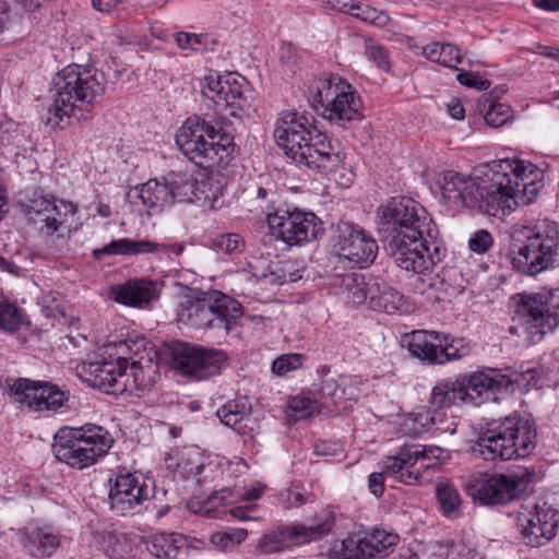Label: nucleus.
Returning a JSON list of instances; mask_svg holds the SVG:
<instances>
[{
    "label": "nucleus",
    "mask_w": 559,
    "mask_h": 559,
    "mask_svg": "<svg viewBox=\"0 0 559 559\" xmlns=\"http://www.w3.org/2000/svg\"><path fill=\"white\" fill-rule=\"evenodd\" d=\"M154 241L147 239L133 240L130 238H120L110 241L108 245L99 249L93 250V255L100 259L102 255H134L148 253L156 250Z\"/></svg>",
    "instance_id": "obj_33"
},
{
    "label": "nucleus",
    "mask_w": 559,
    "mask_h": 559,
    "mask_svg": "<svg viewBox=\"0 0 559 559\" xmlns=\"http://www.w3.org/2000/svg\"><path fill=\"white\" fill-rule=\"evenodd\" d=\"M151 489L143 478L128 471H119L109 479V503L112 511L120 515L135 513L150 500Z\"/></svg>",
    "instance_id": "obj_21"
},
{
    "label": "nucleus",
    "mask_w": 559,
    "mask_h": 559,
    "mask_svg": "<svg viewBox=\"0 0 559 559\" xmlns=\"http://www.w3.org/2000/svg\"><path fill=\"white\" fill-rule=\"evenodd\" d=\"M512 321V334L538 343L559 325V299L542 295L523 297Z\"/></svg>",
    "instance_id": "obj_10"
},
{
    "label": "nucleus",
    "mask_w": 559,
    "mask_h": 559,
    "mask_svg": "<svg viewBox=\"0 0 559 559\" xmlns=\"http://www.w3.org/2000/svg\"><path fill=\"white\" fill-rule=\"evenodd\" d=\"M311 493L300 490L297 486L289 488L286 492L285 508H298L309 501Z\"/></svg>",
    "instance_id": "obj_57"
},
{
    "label": "nucleus",
    "mask_w": 559,
    "mask_h": 559,
    "mask_svg": "<svg viewBox=\"0 0 559 559\" xmlns=\"http://www.w3.org/2000/svg\"><path fill=\"white\" fill-rule=\"evenodd\" d=\"M138 198L150 210L160 211L165 206L174 204V195L168 185V179H150L136 187Z\"/></svg>",
    "instance_id": "obj_30"
},
{
    "label": "nucleus",
    "mask_w": 559,
    "mask_h": 559,
    "mask_svg": "<svg viewBox=\"0 0 559 559\" xmlns=\"http://www.w3.org/2000/svg\"><path fill=\"white\" fill-rule=\"evenodd\" d=\"M338 448L336 443L321 441L314 444V452L321 456H333L337 453Z\"/></svg>",
    "instance_id": "obj_63"
},
{
    "label": "nucleus",
    "mask_w": 559,
    "mask_h": 559,
    "mask_svg": "<svg viewBox=\"0 0 559 559\" xmlns=\"http://www.w3.org/2000/svg\"><path fill=\"white\" fill-rule=\"evenodd\" d=\"M114 299L130 307H145L159 296L156 282L148 278L128 281L111 288Z\"/></svg>",
    "instance_id": "obj_27"
},
{
    "label": "nucleus",
    "mask_w": 559,
    "mask_h": 559,
    "mask_svg": "<svg viewBox=\"0 0 559 559\" xmlns=\"http://www.w3.org/2000/svg\"><path fill=\"white\" fill-rule=\"evenodd\" d=\"M253 193L257 200L267 201V204L265 205V210L267 211V213L271 212V210H273V205H271L273 203L272 197L275 195V191L273 189L257 186L253 190Z\"/></svg>",
    "instance_id": "obj_62"
},
{
    "label": "nucleus",
    "mask_w": 559,
    "mask_h": 559,
    "mask_svg": "<svg viewBox=\"0 0 559 559\" xmlns=\"http://www.w3.org/2000/svg\"><path fill=\"white\" fill-rule=\"evenodd\" d=\"M419 444H405L395 455L381 461L384 473L394 480L405 485H423L429 483L433 473L428 469L420 457Z\"/></svg>",
    "instance_id": "obj_22"
},
{
    "label": "nucleus",
    "mask_w": 559,
    "mask_h": 559,
    "mask_svg": "<svg viewBox=\"0 0 559 559\" xmlns=\"http://www.w3.org/2000/svg\"><path fill=\"white\" fill-rule=\"evenodd\" d=\"M380 466H382L380 464ZM382 471L380 473H371L368 477V487L370 491L376 497H381L384 492V475L389 476L386 473H384L383 467H381Z\"/></svg>",
    "instance_id": "obj_60"
},
{
    "label": "nucleus",
    "mask_w": 559,
    "mask_h": 559,
    "mask_svg": "<svg viewBox=\"0 0 559 559\" xmlns=\"http://www.w3.org/2000/svg\"><path fill=\"white\" fill-rule=\"evenodd\" d=\"M13 402L34 412L57 411L68 401L69 391L45 381L25 378H7L2 384Z\"/></svg>",
    "instance_id": "obj_16"
},
{
    "label": "nucleus",
    "mask_w": 559,
    "mask_h": 559,
    "mask_svg": "<svg viewBox=\"0 0 559 559\" xmlns=\"http://www.w3.org/2000/svg\"><path fill=\"white\" fill-rule=\"evenodd\" d=\"M112 444V436L102 426L61 427L55 433L52 453L59 462L84 469L104 457Z\"/></svg>",
    "instance_id": "obj_6"
},
{
    "label": "nucleus",
    "mask_w": 559,
    "mask_h": 559,
    "mask_svg": "<svg viewBox=\"0 0 559 559\" xmlns=\"http://www.w3.org/2000/svg\"><path fill=\"white\" fill-rule=\"evenodd\" d=\"M338 4H341L343 8H347L346 12L349 13L352 16L359 19L364 22L370 23L372 25L377 26H385L390 17L386 13L379 11L369 4L361 3V2H350L347 3L346 1H337Z\"/></svg>",
    "instance_id": "obj_40"
},
{
    "label": "nucleus",
    "mask_w": 559,
    "mask_h": 559,
    "mask_svg": "<svg viewBox=\"0 0 559 559\" xmlns=\"http://www.w3.org/2000/svg\"><path fill=\"white\" fill-rule=\"evenodd\" d=\"M513 117L512 108L507 104L493 103L485 114V121L491 128L508 123Z\"/></svg>",
    "instance_id": "obj_49"
},
{
    "label": "nucleus",
    "mask_w": 559,
    "mask_h": 559,
    "mask_svg": "<svg viewBox=\"0 0 559 559\" xmlns=\"http://www.w3.org/2000/svg\"><path fill=\"white\" fill-rule=\"evenodd\" d=\"M233 491L229 488H224L218 491L212 492L207 499L203 502V507L200 511H204L209 514L212 510L219 506L227 503L228 498L233 497Z\"/></svg>",
    "instance_id": "obj_56"
},
{
    "label": "nucleus",
    "mask_w": 559,
    "mask_h": 559,
    "mask_svg": "<svg viewBox=\"0 0 559 559\" xmlns=\"http://www.w3.org/2000/svg\"><path fill=\"white\" fill-rule=\"evenodd\" d=\"M334 525L335 513L330 509H324L316 514L313 522L309 525H283L265 533L259 540L257 550L262 555H271L281 552L293 546H300L319 540L326 536Z\"/></svg>",
    "instance_id": "obj_12"
},
{
    "label": "nucleus",
    "mask_w": 559,
    "mask_h": 559,
    "mask_svg": "<svg viewBox=\"0 0 559 559\" xmlns=\"http://www.w3.org/2000/svg\"><path fill=\"white\" fill-rule=\"evenodd\" d=\"M257 510L255 504H247V506H238L234 507L229 510V513L233 518L240 520V521H250L255 520L257 518L253 515V513Z\"/></svg>",
    "instance_id": "obj_61"
},
{
    "label": "nucleus",
    "mask_w": 559,
    "mask_h": 559,
    "mask_svg": "<svg viewBox=\"0 0 559 559\" xmlns=\"http://www.w3.org/2000/svg\"><path fill=\"white\" fill-rule=\"evenodd\" d=\"M16 15L7 1L0 0V34L13 25Z\"/></svg>",
    "instance_id": "obj_58"
},
{
    "label": "nucleus",
    "mask_w": 559,
    "mask_h": 559,
    "mask_svg": "<svg viewBox=\"0 0 559 559\" xmlns=\"http://www.w3.org/2000/svg\"><path fill=\"white\" fill-rule=\"evenodd\" d=\"M168 185L174 195V203L193 202L198 190V182L192 176L187 174H173L168 179Z\"/></svg>",
    "instance_id": "obj_39"
},
{
    "label": "nucleus",
    "mask_w": 559,
    "mask_h": 559,
    "mask_svg": "<svg viewBox=\"0 0 559 559\" xmlns=\"http://www.w3.org/2000/svg\"><path fill=\"white\" fill-rule=\"evenodd\" d=\"M440 332L416 330L403 337L409 354L425 362L439 365L438 348L440 345Z\"/></svg>",
    "instance_id": "obj_28"
},
{
    "label": "nucleus",
    "mask_w": 559,
    "mask_h": 559,
    "mask_svg": "<svg viewBox=\"0 0 559 559\" xmlns=\"http://www.w3.org/2000/svg\"><path fill=\"white\" fill-rule=\"evenodd\" d=\"M367 58L383 70L389 69V55L385 48L373 43H367L365 48Z\"/></svg>",
    "instance_id": "obj_54"
},
{
    "label": "nucleus",
    "mask_w": 559,
    "mask_h": 559,
    "mask_svg": "<svg viewBox=\"0 0 559 559\" xmlns=\"http://www.w3.org/2000/svg\"><path fill=\"white\" fill-rule=\"evenodd\" d=\"M266 221L273 235L288 246L311 241L323 231L321 221L311 212L275 210L266 213Z\"/></svg>",
    "instance_id": "obj_17"
},
{
    "label": "nucleus",
    "mask_w": 559,
    "mask_h": 559,
    "mask_svg": "<svg viewBox=\"0 0 559 559\" xmlns=\"http://www.w3.org/2000/svg\"><path fill=\"white\" fill-rule=\"evenodd\" d=\"M337 79H342L338 75L330 74L325 78L314 79L308 91V99L316 110L322 109L326 103H330L340 85Z\"/></svg>",
    "instance_id": "obj_35"
},
{
    "label": "nucleus",
    "mask_w": 559,
    "mask_h": 559,
    "mask_svg": "<svg viewBox=\"0 0 559 559\" xmlns=\"http://www.w3.org/2000/svg\"><path fill=\"white\" fill-rule=\"evenodd\" d=\"M340 87L326 103L322 117L342 128H347V123L361 118V99L357 91L344 79H337Z\"/></svg>",
    "instance_id": "obj_25"
},
{
    "label": "nucleus",
    "mask_w": 559,
    "mask_h": 559,
    "mask_svg": "<svg viewBox=\"0 0 559 559\" xmlns=\"http://www.w3.org/2000/svg\"><path fill=\"white\" fill-rule=\"evenodd\" d=\"M146 549L158 559H183L187 539L180 534L156 533L146 540Z\"/></svg>",
    "instance_id": "obj_29"
},
{
    "label": "nucleus",
    "mask_w": 559,
    "mask_h": 559,
    "mask_svg": "<svg viewBox=\"0 0 559 559\" xmlns=\"http://www.w3.org/2000/svg\"><path fill=\"white\" fill-rule=\"evenodd\" d=\"M558 511L546 502L536 506L534 511L520 513L518 527L524 543L539 547L550 542L557 534Z\"/></svg>",
    "instance_id": "obj_24"
},
{
    "label": "nucleus",
    "mask_w": 559,
    "mask_h": 559,
    "mask_svg": "<svg viewBox=\"0 0 559 559\" xmlns=\"http://www.w3.org/2000/svg\"><path fill=\"white\" fill-rule=\"evenodd\" d=\"M29 209L43 223L40 230L46 235L64 237L79 227L78 206L71 201L36 195L31 200Z\"/></svg>",
    "instance_id": "obj_18"
},
{
    "label": "nucleus",
    "mask_w": 559,
    "mask_h": 559,
    "mask_svg": "<svg viewBox=\"0 0 559 559\" xmlns=\"http://www.w3.org/2000/svg\"><path fill=\"white\" fill-rule=\"evenodd\" d=\"M206 84L202 86L204 97L211 99L216 106L229 109V115L241 118L249 111L255 98L254 91L241 75L228 73L226 75L205 76Z\"/></svg>",
    "instance_id": "obj_15"
},
{
    "label": "nucleus",
    "mask_w": 559,
    "mask_h": 559,
    "mask_svg": "<svg viewBox=\"0 0 559 559\" xmlns=\"http://www.w3.org/2000/svg\"><path fill=\"white\" fill-rule=\"evenodd\" d=\"M318 393L320 395L321 406L331 401L333 404H336L337 401L344 399L345 390L342 389L338 382L334 379H323L320 382Z\"/></svg>",
    "instance_id": "obj_51"
},
{
    "label": "nucleus",
    "mask_w": 559,
    "mask_h": 559,
    "mask_svg": "<svg viewBox=\"0 0 559 559\" xmlns=\"http://www.w3.org/2000/svg\"><path fill=\"white\" fill-rule=\"evenodd\" d=\"M211 248L226 254L240 253L245 249V240L236 233L221 234L211 239Z\"/></svg>",
    "instance_id": "obj_45"
},
{
    "label": "nucleus",
    "mask_w": 559,
    "mask_h": 559,
    "mask_svg": "<svg viewBox=\"0 0 559 559\" xmlns=\"http://www.w3.org/2000/svg\"><path fill=\"white\" fill-rule=\"evenodd\" d=\"M21 545L31 557H50L60 546V536L48 526L29 525L22 531Z\"/></svg>",
    "instance_id": "obj_26"
},
{
    "label": "nucleus",
    "mask_w": 559,
    "mask_h": 559,
    "mask_svg": "<svg viewBox=\"0 0 559 559\" xmlns=\"http://www.w3.org/2000/svg\"><path fill=\"white\" fill-rule=\"evenodd\" d=\"M370 306L374 310L386 313L403 312L407 310L404 296L385 282L374 281L370 289Z\"/></svg>",
    "instance_id": "obj_31"
},
{
    "label": "nucleus",
    "mask_w": 559,
    "mask_h": 559,
    "mask_svg": "<svg viewBox=\"0 0 559 559\" xmlns=\"http://www.w3.org/2000/svg\"><path fill=\"white\" fill-rule=\"evenodd\" d=\"M248 536L245 528H231L226 532H218L211 536L212 545L222 551H228L239 546Z\"/></svg>",
    "instance_id": "obj_43"
},
{
    "label": "nucleus",
    "mask_w": 559,
    "mask_h": 559,
    "mask_svg": "<svg viewBox=\"0 0 559 559\" xmlns=\"http://www.w3.org/2000/svg\"><path fill=\"white\" fill-rule=\"evenodd\" d=\"M466 394L461 380L445 381L432 389L430 403L433 407L447 408L452 405L467 403Z\"/></svg>",
    "instance_id": "obj_34"
},
{
    "label": "nucleus",
    "mask_w": 559,
    "mask_h": 559,
    "mask_svg": "<svg viewBox=\"0 0 559 559\" xmlns=\"http://www.w3.org/2000/svg\"><path fill=\"white\" fill-rule=\"evenodd\" d=\"M437 498L440 509L447 518H457L462 513V501L457 489L450 484H440L437 487Z\"/></svg>",
    "instance_id": "obj_41"
},
{
    "label": "nucleus",
    "mask_w": 559,
    "mask_h": 559,
    "mask_svg": "<svg viewBox=\"0 0 559 559\" xmlns=\"http://www.w3.org/2000/svg\"><path fill=\"white\" fill-rule=\"evenodd\" d=\"M423 55L431 62L455 70H457V64L462 62L459 48L445 43L433 41L427 44L423 48Z\"/></svg>",
    "instance_id": "obj_37"
},
{
    "label": "nucleus",
    "mask_w": 559,
    "mask_h": 559,
    "mask_svg": "<svg viewBox=\"0 0 559 559\" xmlns=\"http://www.w3.org/2000/svg\"><path fill=\"white\" fill-rule=\"evenodd\" d=\"M523 379V373L507 368L504 370L488 369L474 372L460 380L464 391L467 393V403L477 405L489 400L490 394L513 392L514 386L521 388L524 384Z\"/></svg>",
    "instance_id": "obj_19"
},
{
    "label": "nucleus",
    "mask_w": 559,
    "mask_h": 559,
    "mask_svg": "<svg viewBox=\"0 0 559 559\" xmlns=\"http://www.w3.org/2000/svg\"><path fill=\"white\" fill-rule=\"evenodd\" d=\"M176 144L188 159L202 168L225 167L239 151L233 124L223 117L210 120L189 117L177 131Z\"/></svg>",
    "instance_id": "obj_4"
},
{
    "label": "nucleus",
    "mask_w": 559,
    "mask_h": 559,
    "mask_svg": "<svg viewBox=\"0 0 559 559\" xmlns=\"http://www.w3.org/2000/svg\"><path fill=\"white\" fill-rule=\"evenodd\" d=\"M304 355L301 354H283L275 358L272 362V372L277 377H283L290 371L297 370L302 366Z\"/></svg>",
    "instance_id": "obj_47"
},
{
    "label": "nucleus",
    "mask_w": 559,
    "mask_h": 559,
    "mask_svg": "<svg viewBox=\"0 0 559 559\" xmlns=\"http://www.w3.org/2000/svg\"><path fill=\"white\" fill-rule=\"evenodd\" d=\"M170 366L194 381L207 380L222 373L228 355L217 348L177 342L169 347Z\"/></svg>",
    "instance_id": "obj_11"
},
{
    "label": "nucleus",
    "mask_w": 559,
    "mask_h": 559,
    "mask_svg": "<svg viewBox=\"0 0 559 559\" xmlns=\"http://www.w3.org/2000/svg\"><path fill=\"white\" fill-rule=\"evenodd\" d=\"M536 427L522 417L491 423L477 438L472 451L485 461L526 457L536 448Z\"/></svg>",
    "instance_id": "obj_5"
},
{
    "label": "nucleus",
    "mask_w": 559,
    "mask_h": 559,
    "mask_svg": "<svg viewBox=\"0 0 559 559\" xmlns=\"http://www.w3.org/2000/svg\"><path fill=\"white\" fill-rule=\"evenodd\" d=\"M371 285L359 274L352 273L342 277V286L347 292L348 300L354 305H361L368 297L370 298Z\"/></svg>",
    "instance_id": "obj_42"
},
{
    "label": "nucleus",
    "mask_w": 559,
    "mask_h": 559,
    "mask_svg": "<svg viewBox=\"0 0 559 559\" xmlns=\"http://www.w3.org/2000/svg\"><path fill=\"white\" fill-rule=\"evenodd\" d=\"M129 361L126 357L106 359L95 356L78 367L80 378L88 385L107 394H117L127 389Z\"/></svg>",
    "instance_id": "obj_20"
},
{
    "label": "nucleus",
    "mask_w": 559,
    "mask_h": 559,
    "mask_svg": "<svg viewBox=\"0 0 559 559\" xmlns=\"http://www.w3.org/2000/svg\"><path fill=\"white\" fill-rule=\"evenodd\" d=\"M484 177L445 170L438 185L444 200L490 216H506L533 203L543 183V173L531 162L502 158L488 163Z\"/></svg>",
    "instance_id": "obj_1"
},
{
    "label": "nucleus",
    "mask_w": 559,
    "mask_h": 559,
    "mask_svg": "<svg viewBox=\"0 0 559 559\" xmlns=\"http://www.w3.org/2000/svg\"><path fill=\"white\" fill-rule=\"evenodd\" d=\"M534 477L535 472L527 469L493 474L474 480L467 490L473 500L484 506L504 504L520 499Z\"/></svg>",
    "instance_id": "obj_13"
},
{
    "label": "nucleus",
    "mask_w": 559,
    "mask_h": 559,
    "mask_svg": "<svg viewBox=\"0 0 559 559\" xmlns=\"http://www.w3.org/2000/svg\"><path fill=\"white\" fill-rule=\"evenodd\" d=\"M105 74L93 66L72 63L55 79V115L62 119L74 115L76 108L90 107L105 92Z\"/></svg>",
    "instance_id": "obj_7"
},
{
    "label": "nucleus",
    "mask_w": 559,
    "mask_h": 559,
    "mask_svg": "<svg viewBox=\"0 0 559 559\" xmlns=\"http://www.w3.org/2000/svg\"><path fill=\"white\" fill-rule=\"evenodd\" d=\"M456 80L459 81L460 84L467 87L476 88L478 91H487L491 86L490 81L484 79L481 75L474 72L461 71L456 75Z\"/></svg>",
    "instance_id": "obj_53"
},
{
    "label": "nucleus",
    "mask_w": 559,
    "mask_h": 559,
    "mask_svg": "<svg viewBox=\"0 0 559 559\" xmlns=\"http://www.w3.org/2000/svg\"><path fill=\"white\" fill-rule=\"evenodd\" d=\"M378 233L388 253L403 270L426 274L447 249L429 213L415 200L396 197L377 210Z\"/></svg>",
    "instance_id": "obj_2"
},
{
    "label": "nucleus",
    "mask_w": 559,
    "mask_h": 559,
    "mask_svg": "<svg viewBox=\"0 0 559 559\" xmlns=\"http://www.w3.org/2000/svg\"><path fill=\"white\" fill-rule=\"evenodd\" d=\"M243 316L239 301L222 292L209 297L187 298L178 308L177 319L197 330H215L228 334Z\"/></svg>",
    "instance_id": "obj_8"
},
{
    "label": "nucleus",
    "mask_w": 559,
    "mask_h": 559,
    "mask_svg": "<svg viewBox=\"0 0 559 559\" xmlns=\"http://www.w3.org/2000/svg\"><path fill=\"white\" fill-rule=\"evenodd\" d=\"M399 535L373 528L359 537H347L341 543L342 559H379L388 556L399 544Z\"/></svg>",
    "instance_id": "obj_23"
},
{
    "label": "nucleus",
    "mask_w": 559,
    "mask_h": 559,
    "mask_svg": "<svg viewBox=\"0 0 559 559\" xmlns=\"http://www.w3.org/2000/svg\"><path fill=\"white\" fill-rule=\"evenodd\" d=\"M307 112L284 111L276 122L274 140L285 155L311 170H332L342 163L326 134L316 130Z\"/></svg>",
    "instance_id": "obj_3"
},
{
    "label": "nucleus",
    "mask_w": 559,
    "mask_h": 559,
    "mask_svg": "<svg viewBox=\"0 0 559 559\" xmlns=\"http://www.w3.org/2000/svg\"><path fill=\"white\" fill-rule=\"evenodd\" d=\"M419 452H421L420 457L425 464L429 465L428 469L433 474L450 459L448 451L436 445L419 444Z\"/></svg>",
    "instance_id": "obj_48"
},
{
    "label": "nucleus",
    "mask_w": 559,
    "mask_h": 559,
    "mask_svg": "<svg viewBox=\"0 0 559 559\" xmlns=\"http://www.w3.org/2000/svg\"><path fill=\"white\" fill-rule=\"evenodd\" d=\"M95 10L103 13H119L124 9V0H92Z\"/></svg>",
    "instance_id": "obj_59"
},
{
    "label": "nucleus",
    "mask_w": 559,
    "mask_h": 559,
    "mask_svg": "<svg viewBox=\"0 0 559 559\" xmlns=\"http://www.w3.org/2000/svg\"><path fill=\"white\" fill-rule=\"evenodd\" d=\"M104 542L106 554L111 559H124L132 551L131 543L124 535L107 533Z\"/></svg>",
    "instance_id": "obj_46"
},
{
    "label": "nucleus",
    "mask_w": 559,
    "mask_h": 559,
    "mask_svg": "<svg viewBox=\"0 0 559 559\" xmlns=\"http://www.w3.org/2000/svg\"><path fill=\"white\" fill-rule=\"evenodd\" d=\"M22 323L21 311L10 302H0V328L15 331Z\"/></svg>",
    "instance_id": "obj_50"
},
{
    "label": "nucleus",
    "mask_w": 559,
    "mask_h": 559,
    "mask_svg": "<svg viewBox=\"0 0 559 559\" xmlns=\"http://www.w3.org/2000/svg\"><path fill=\"white\" fill-rule=\"evenodd\" d=\"M341 155L342 163L334 167L332 170H318L319 173L324 174L330 179L337 182L340 186L348 187L353 181V174L347 170L345 166V156L344 154H341L338 151H336Z\"/></svg>",
    "instance_id": "obj_52"
},
{
    "label": "nucleus",
    "mask_w": 559,
    "mask_h": 559,
    "mask_svg": "<svg viewBox=\"0 0 559 559\" xmlns=\"http://www.w3.org/2000/svg\"><path fill=\"white\" fill-rule=\"evenodd\" d=\"M378 249L376 239L359 225L343 221L337 223L333 252L345 267H368L376 260Z\"/></svg>",
    "instance_id": "obj_14"
},
{
    "label": "nucleus",
    "mask_w": 559,
    "mask_h": 559,
    "mask_svg": "<svg viewBox=\"0 0 559 559\" xmlns=\"http://www.w3.org/2000/svg\"><path fill=\"white\" fill-rule=\"evenodd\" d=\"M439 336L441 345L438 348L439 365L459 360L469 355L471 346L464 338L455 337L448 333H439Z\"/></svg>",
    "instance_id": "obj_38"
},
{
    "label": "nucleus",
    "mask_w": 559,
    "mask_h": 559,
    "mask_svg": "<svg viewBox=\"0 0 559 559\" xmlns=\"http://www.w3.org/2000/svg\"><path fill=\"white\" fill-rule=\"evenodd\" d=\"M130 373L132 381L138 389L144 390L154 382L153 373H156V366L151 360H146L145 365L140 360H132L130 362Z\"/></svg>",
    "instance_id": "obj_44"
},
{
    "label": "nucleus",
    "mask_w": 559,
    "mask_h": 559,
    "mask_svg": "<svg viewBox=\"0 0 559 559\" xmlns=\"http://www.w3.org/2000/svg\"><path fill=\"white\" fill-rule=\"evenodd\" d=\"M320 401L311 391L301 392L288 400L286 416L289 421L296 423L320 412Z\"/></svg>",
    "instance_id": "obj_36"
},
{
    "label": "nucleus",
    "mask_w": 559,
    "mask_h": 559,
    "mask_svg": "<svg viewBox=\"0 0 559 559\" xmlns=\"http://www.w3.org/2000/svg\"><path fill=\"white\" fill-rule=\"evenodd\" d=\"M251 407L246 399L228 401L217 409L221 421L239 435H246Z\"/></svg>",
    "instance_id": "obj_32"
},
{
    "label": "nucleus",
    "mask_w": 559,
    "mask_h": 559,
    "mask_svg": "<svg viewBox=\"0 0 559 559\" xmlns=\"http://www.w3.org/2000/svg\"><path fill=\"white\" fill-rule=\"evenodd\" d=\"M265 488H266L265 485L260 484V483H254L245 491V493L241 496V499L245 501L257 500L262 496Z\"/></svg>",
    "instance_id": "obj_64"
},
{
    "label": "nucleus",
    "mask_w": 559,
    "mask_h": 559,
    "mask_svg": "<svg viewBox=\"0 0 559 559\" xmlns=\"http://www.w3.org/2000/svg\"><path fill=\"white\" fill-rule=\"evenodd\" d=\"M558 261V226L554 222H544L534 228H527L525 239L514 250L512 265L521 274L535 276L554 269Z\"/></svg>",
    "instance_id": "obj_9"
},
{
    "label": "nucleus",
    "mask_w": 559,
    "mask_h": 559,
    "mask_svg": "<svg viewBox=\"0 0 559 559\" xmlns=\"http://www.w3.org/2000/svg\"><path fill=\"white\" fill-rule=\"evenodd\" d=\"M492 246V237L485 229L477 230L468 240V247L476 253H485Z\"/></svg>",
    "instance_id": "obj_55"
}]
</instances>
